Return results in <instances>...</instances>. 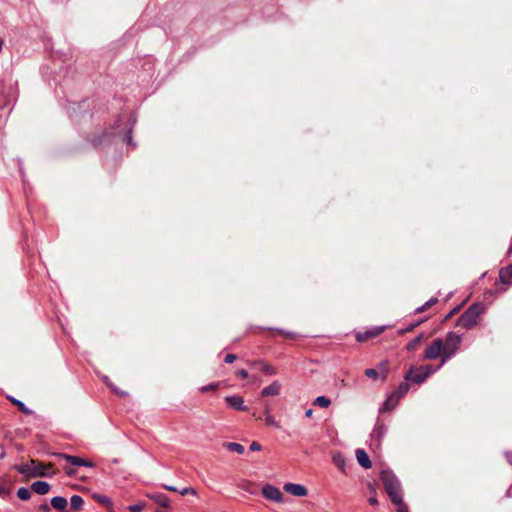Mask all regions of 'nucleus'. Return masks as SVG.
<instances>
[{"label": "nucleus", "mask_w": 512, "mask_h": 512, "mask_svg": "<svg viewBox=\"0 0 512 512\" xmlns=\"http://www.w3.org/2000/svg\"><path fill=\"white\" fill-rule=\"evenodd\" d=\"M485 306L483 303L472 304L457 320V326L464 329L473 328L484 313Z\"/></svg>", "instance_id": "f257e3e1"}, {"label": "nucleus", "mask_w": 512, "mask_h": 512, "mask_svg": "<svg viewBox=\"0 0 512 512\" xmlns=\"http://www.w3.org/2000/svg\"><path fill=\"white\" fill-rule=\"evenodd\" d=\"M381 480L393 504L403 501L401 485L394 475L384 471L381 473Z\"/></svg>", "instance_id": "f03ea898"}, {"label": "nucleus", "mask_w": 512, "mask_h": 512, "mask_svg": "<svg viewBox=\"0 0 512 512\" xmlns=\"http://www.w3.org/2000/svg\"><path fill=\"white\" fill-rule=\"evenodd\" d=\"M461 344V337L454 333L449 332L443 340V360L439 367L443 366L450 358H452L458 351Z\"/></svg>", "instance_id": "7ed1b4c3"}, {"label": "nucleus", "mask_w": 512, "mask_h": 512, "mask_svg": "<svg viewBox=\"0 0 512 512\" xmlns=\"http://www.w3.org/2000/svg\"><path fill=\"white\" fill-rule=\"evenodd\" d=\"M435 371L436 369H433L431 365L411 367L409 371L406 372L404 379L415 384H421Z\"/></svg>", "instance_id": "20e7f679"}, {"label": "nucleus", "mask_w": 512, "mask_h": 512, "mask_svg": "<svg viewBox=\"0 0 512 512\" xmlns=\"http://www.w3.org/2000/svg\"><path fill=\"white\" fill-rule=\"evenodd\" d=\"M438 357L441 358V361L443 360V340L440 338L433 340V342L426 347L423 354L424 360H434Z\"/></svg>", "instance_id": "39448f33"}, {"label": "nucleus", "mask_w": 512, "mask_h": 512, "mask_svg": "<svg viewBox=\"0 0 512 512\" xmlns=\"http://www.w3.org/2000/svg\"><path fill=\"white\" fill-rule=\"evenodd\" d=\"M262 494L268 500L274 501L276 503L283 502V494L277 487L273 485H265L262 489Z\"/></svg>", "instance_id": "423d86ee"}, {"label": "nucleus", "mask_w": 512, "mask_h": 512, "mask_svg": "<svg viewBox=\"0 0 512 512\" xmlns=\"http://www.w3.org/2000/svg\"><path fill=\"white\" fill-rule=\"evenodd\" d=\"M283 489L285 492L297 497H304L308 494L307 488L302 484L286 483Z\"/></svg>", "instance_id": "0eeeda50"}, {"label": "nucleus", "mask_w": 512, "mask_h": 512, "mask_svg": "<svg viewBox=\"0 0 512 512\" xmlns=\"http://www.w3.org/2000/svg\"><path fill=\"white\" fill-rule=\"evenodd\" d=\"M384 331V327H373L365 332H357L355 337L358 342H364L368 339H372L375 337H378L380 334H382Z\"/></svg>", "instance_id": "6e6552de"}, {"label": "nucleus", "mask_w": 512, "mask_h": 512, "mask_svg": "<svg viewBox=\"0 0 512 512\" xmlns=\"http://www.w3.org/2000/svg\"><path fill=\"white\" fill-rule=\"evenodd\" d=\"M225 402L229 407L236 411H246L247 406L244 404V399L241 396L233 395L227 396Z\"/></svg>", "instance_id": "1a4fd4ad"}, {"label": "nucleus", "mask_w": 512, "mask_h": 512, "mask_svg": "<svg viewBox=\"0 0 512 512\" xmlns=\"http://www.w3.org/2000/svg\"><path fill=\"white\" fill-rule=\"evenodd\" d=\"M355 456L359 465L364 469H370L372 467V462L364 449H357Z\"/></svg>", "instance_id": "9d476101"}, {"label": "nucleus", "mask_w": 512, "mask_h": 512, "mask_svg": "<svg viewBox=\"0 0 512 512\" xmlns=\"http://www.w3.org/2000/svg\"><path fill=\"white\" fill-rule=\"evenodd\" d=\"M251 365L254 367H257L260 371L267 375H276L277 369L270 365L269 363L265 362L264 360H257L251 362Z\"/></svg>", "instance_id": "9b49d317"}, {"label": "nucleus", "mask_w": 512, "mask_h": 512, "mask_svg": "<svg viewBox=\"0 0 512 512\" xmlns=\"http://www.w3.org/2000/svg\"><path fill=\"white\" fill-rule=\"evenodd\" d=\"M281 384L279 381H273L269 386L265 387L261 391L262 397H268V396H276L280 394L281 391Z\"/></svg>", "instance_id": "f8f14e48"}, {"label": "nucleus", "mask_w": 512, "mask_h": 512, "mask_svg": "<svg viewBox=\"0 0 512 512\" xmlns=\"http://www.w3.org/2000/svg\"><path fill=\"white\" fill-rule=\"evenodd\" d=\"M54 456L66 460L73 466H83V464H85V459L78 456H73L66 453H54Z\"/></svg>", "instance_id": "ddd939ff"}, {"label": "nucleus", "mask_w": 512, "mask_h": 512, "mask_svg": "<svg viewBox=\"0 0 512 512\" xmlns=\"http://www.w3.org/2000/svg\"><path fill=\"white\" fill-rule=\"evenodd\" d=\"M499 279L500 282L504 285L512 284V264L500 269Z\"/></svg>", "instance_id": "4468645a"}, {"label": "nucleus", "mask_w": 512, "mask_h": 512, "mask_svg": "<svg viewBox=\"0 0 512 512\" xmlns=\"http://www.w3.org/2000/svg\"><path fill=\"white\" fill-rule=\"evenodd\" d=\"M31 489L39 495H45L49 492L50 485L46 481H35L32 483Z\"/></svg>", "instance_id": "2eb2a0df"}, {"label": "nucleus", "mask_w": 512, "mask_h": 512, "mask_svg": "<svg viewBox=\"0 0 512 512\" xmlns=\"http://www.w3.org/2000/svg\"><path fill=\"white\" fill-rule=\"evenodd\" d=\"M399 400H400L399 396H396V394H394L392 392L385 400V402L381 408V411L386 412V411H390V410L394 409L396 407V405L398 404Z\"/></svg>", "instance_id": "dca6fc26"}, {"label": "nucleus", "mask_w": 512, "mask_h": 512, "mask_svg": "<svg viewBox=\"0 0 512 512\" xmlns=\"http://www.w3.org/2000/svg\"><path fill=\"white\" fill-rule=\"evenodd\" d=\"M332 461L334 465L343 473H347L346 471V460L344 456L340 452H335L332 455Z\"/></svg>", "instance_id": "f3484780"}, {"label": "nucleus", "mask_w": 512, "mask_h": 512, "mask_svg": "<svg viewBox=\"0 0 512 512\" xmlns=\"http://www.w3.org/2000/svg\"><path fill=\"white\" fill-rule=\"evenodd\" d=\"M51 506L57 510H64L67 506V500L62 496H55L51 499Z\"/></svg>", "instance_id": "a211bd4d"}, {"label": "nucleus", "mask_w": 512, "mask_h": 512, "mask_svg": "<svg viewBox=\"0 0 512 512\" xmlns=\"http://www.w3.org/2000/svg\"><path fill=\"white\" fill-rule=\"evenodd\" d=\"M365 375L368 378H372L374 380H376L378 378H381L382 380H385V378H386V371H385V369H382L381 372H378L376 369L369 368V369L365 370Z\"/></svg>", "instance_id": "6ab92c4d"}, {"label": "nucleus", "mask_w": 512, "mask_h": 512, "mask_svg": "<svg viewBox=\"0 0 512 512\" xmlns=\"http://www.w3.org/2000/svg\"><path fill=\"white\" fill-rule=\"evenodd\" d=\"M83 503H84V500H83V498L80 495H73L70 498L71 508L76 510V511H79V510L82 509Z\"/></svg>", "instance_id": "aec40b11"}, {"label": "nucleus", "mask_w": 512, "mask_h": 512, "mask_svg": "<svg viewBox=\"0 0 512 512\" xmlns=\"http://www.w3.org/2000/svg\"><path fill=\"white\" fill-rule=\"evenodd\" d=\"M409 384H408V381H404V382H401L398 387L395 389V391H393L394 394H396V396H399V398L401 399L408 391H409Z\"/></svg>", "instance_id": "412c9836"}, {"label": "nucleus", "mask_w": 512, "mask_h": 512, "mask_svg": "<svg viewBox=\"0 0 512 512\" xmlns=\"http://www.w3.org/2000/svg\"><path fill=\"white\" fill-rule=\"evenodd\" d=\"M45 475L43 471V466L41 464H36L34 460H31V473L30 476L37 477Z\"/></svg>", "instance_id": "4be33fe9"}, {"label": "nucleus", "mask_w": 512, "mask_h": 512, "mask_svg": "<svg viewBox=\"0 0 512 512\" xmlns=\"http://www.w3.org/2000/svg\"><path fill=\"white\" fill-rule=\"evenodd\" d=\"M152 499L162 507L168 508L170 506V500L164 494H156L152 496Z\"/></svg>", "instance_id": "5701e85b"}, {"label": "nucleus", "mask_w": 512, "mask_h": 512, "mask_svg": "<svg viewBox=\"0 0 512 512\" xmlns=\"http://www.w3.org/2000/svg\"><path fill=\"white\" fill-rule=\"evenodd\" d=\"M225 447L232 452H236L238 454H243L245 451V448L242 444L236 443V442H228L225 444Z\"/></svg>", "instance_id": "b1692460"}, {"label": "nucleus", "mask_w": 512, "mask_h": 512, "mask_svg": "<svg viewBox=\"0 0 512 512\" xmlns=\"http://www.w3.org/2000/svg\"><path fill=\"white\" fill-rule=\"evenodd\" d=\"M9 400L14 404L16 405L19 410L21 412H23L24 414L26 415H30L32 413V411L20 400L14 398V397H9Z\"/></svg>", "instance_id": "393cba45"}, {"label": "nucleus", "mask_w": 512, "mask_h": 512, "mask_svg": "<svg viewBox=\"0 0 512 512\" xmlns=\"http://www.w3.org/2000/svg\"><path fill=\"white\" fill-rule=\"evenodd\" d=\"M437 302H438V298L432 297L427 302H425L422 306L418 307L415 310V312L416 313H422V312L428 310L429 308H431L432 306H434Z\"/></svg>", "instance_id": "a878e982"}, {"label": "nucleus", "mask_w": 512, "mask_h": 512, "mask_svg": "<svg viewBox=\"0 0 512 512\" xmlns=\"http://www.w3.org/2000/svg\"><path fill=\"white\" fill-rule=\"evenodd\" d=\"M331 404L330 399H328L325 396H318L314 402L313 405L321 407V408H327Z\"/></svg>", "instance_id": "bb28decb"}, {"label": "nucleus", "mask_w": 512, "mask_h": 512, "mask_svg": "<svg viewBox=\"0 0 512 512\" xmlns=\"http://www.w3.org/2000/svg\"><path fill=\"white\" fill-rule=\"evenodd\" d=\"M423 339V335L420 334L416 336L414 339H412L406 346V349L410 352L415 351L417 349V346L421 343Z\"/></svg>", "instance_id": "cd10ccee"}, {"label": "nucleus", "mask_w": 512, "mask_h": 512, "mask_svg": "<svg viewBox=\"0 0 512 512\" xmlns=\"http://www.w3.org/2000/svg\"><path fill=\"white\" fill-rule=\"evenodd\" d=\"M17 496L21 500H24V501L29 500L31 497V491L26 487H21L17 491Z\"/></svg>", "instance_id": "c85d7f7f"}, {"label": "nucleus", "mask_w": 512, "mask_h": 512, "mask_svg": "<svg viewBox=\"0 0 512 512\" xmlns=\"http://www.w3.org/2000/svg\"><path fill=\"white\" fill-rule=\"evenodd\" d=\"M104 382L111 388L112 391L119 394L120 396H125L127 393L124 391L119 390L110 380L107 376L103 377Z\"/></svg>", "instance_id": "c756f323"}, {"label": "nucleus", "mask_w": 512, "mask_h": 512, "mask_svg": "<svg viewBox=\"0 0 512 512\" xmlns=\"http://www.w3.org/2000/svg\"><path fill=\"white\" fill-rule=\"evenodd\" d=\"M16 470L20 474H26V475L30 476V473H31V463L30 464H20V465L16 466Z\"/></svg>", "instance_id": "7c9ffc66"}, {"label": "nucleus", "mask_w": 512, "mask_h": 512, "mask_svg": "<svg viewBox=\"0 0 512 512\" xmlns=\"http://www.w3.org/2000/svg\"><path fill=\"white\" fill-rule=\"evenodd\" d=\"M265 423H266V425H268V426H273V427H275V428H277V429H279V428H280V424H279V422H277V421L275 420L274 416H272L271 414L266 415V417H265Z\"/></svg>", "instance_id": "2f4dec72"}, {"label": "nucleus", "mask_w": 512, "mask_h": 512, "mask_svg": "<svg viewBox=\"0 0 512 512\" xmlns=\"http://www.w3.org/2000/svg\"><path fill=\"white\" fill-rule=\"evenodd\" d=\"M218 387H219V383L218 382L211 383L209 385L202 386L200 388V392L205 393V392H208V391H213V390L217 389Z\"/></svg>", "instance_id": "473e14b6"}, {"label": "nucleus", "mask_w": 512, "mask_h": 512, "mask_svg": "<svg viewBox=\"0 0 512 512\" xmlns=\"http://www.w3.org/2000/svg\"><path fill=\"white\" fill-rule=\"evenodd\" d=\"M394 505L396 506V512H409L408 506L404 503V501L394 503Z\"/></svg>", "instance_id": "72a5a7b5"}, {"label": "nucleus", "mask_w": 512, "mask_h": 512, "mask_svg": "<svg viewBox=\"0 0 512 512\" xmlns=\"http://www.w3.org/2000/svg\"><path fill=\"white\" fill-rule=\"evenodd\" d=\"M179 493L181 495H187V494L196 495L197 494L196 490L192 487H185V488L179 490Z\"/></svg>", "instance_id": "f704fd0d"}, {"label": "nucleus", "mask_w": 512, "mask_h": 512, "mask_svg": "<svg viewBox=\"0 0 512 512\" xmlns=\"http://www.w3.org/2000/svg\"><path fill=\"white\" fill-rule=\"evenodd\" d=\"M143 510V505L140 503L133 504L129 506L130 512H141Z\"/></svg>", "instance_id": "c9c22d12"}, {"label": "nucleus", "mask_w": 512, "mask_h": 512, "mask_svg": "<svg viewBox=\"0 0 512 512\" xmlns=\"http://www.w3.org/2000/svg\"><path fill=\"white\" fill-rule=\"evenodd\" d=\"M280 334L284 335L285 337L287 338H294L296 336V334L294 332H288V331H284L282 329H276Z\"/></svg>", "instance_id": "e433bc0d"}, {"label": "nucleus", "mask_w": 512, "mask_h": 512, "mask_svg": "<svg viewBox=\"0 0 512 512\" xmlns=\"http://www.w3.org/2000/svg\"><path fill=\"white\" fill-rule=\"evenodd\" d=\"M236 375L241 379H246L249 376L248 372L245 369L238 370Z\"/></svg>", "instance_id": "4c0bfd02"}, {"label": "nucleus", "mask_w": 512, "mask_h": 512, "mask_svg": "<svg viewBox=\"0 0 512 512\" xmlns=\"http://www.w3.org/2000/svg\"><path fill=\"white\" fill-rule=\"evenodd\" d=\"M261 448H262V447H261V445H260L258 442H256V441H253V442L250 444V447H249V449H250L251 451H260V450H261Z\"/></svg>", "instance_id": "58836bf2"}, {"label": "nucleus", "mask_w": 512, "mask_h": 512, "mask_svg": "<svg viewBox=\"0 0 512 512\" xmlns=\"http://www.w3.org/2000/svg\"><path fill=\"white\" fill-rule=\"evenodd\" d=\"M235 359H236V355H234V354H227L225 359H224V361L227 364H231V363H233L235 361Z\"/></svg>", "instance_id": "ea45409f"}, {"label": "nucleus", "mask_w": 512, "mask_h": 512, "mask_svg": "<svg viewBox=\"0 0 512 512\" xmlns=\"http://www.w3.org/2000/svg\"><path fill=\"white\" fill-rule=\"evenodd\" d=\"M166 490L168 491H172V492H179V490L175 487V486H172V485H164L163 486Z\"/></svg>", "instance_id": "a19ab883"}, {"label": "nucleus", "mask_w": 512, "mask_h": 512, "mask_svg": "<svg viewBox=\"0 0 512 512\" xmlns=\"http://www.w3.org/2000/svg\"><path fill=\"white\" fill-rule=\"evenodd\" d=\"M39 509L42 510L43 512H49L50 511V506L48 504H41L39 506Z\"/></svg>", "instance_id": "79ce46f5"}, {"label": "nucleus", "mask_w": 512, "mask_h": 512, "mask_svg": "<svg viewBox=\"0 0 512 512\" xmlns=\"http://www.w3.org/2000/svg\"><path fill=\"white\" fill-rule=\"evenodd\" d=\"M97 500L101 503H107L109 502V499L106 496H98Z\"/></svg>", "instance_id": "37998d69"}, {"label": "nucleus", "mask_w": 512, "mask_h": 512, "mask_svg": "<svg viewBox=\"0 0 512 512\" xmlns=\"http://www.w3.org/2000/svg\"><path fill=\"white\" fill-rule=\"evenodd\" d=\"M84 467L92 468L94 467V463L91 461L85 460V464H83Z\"/></svg>", "instance_id": "c03bdc74"}, {"label": "nucleus", "mask_w": 512, "mask_h": 512, "mask_svg": "<svg viewBox=\"0 0 512 512\" xmlns=\"http://www.w3.org/2000/svg\"><path fill=\"white\" fill-rule=\"evenodd\" d=\"M6 494H7V490L4 487L0 486V495L4 496Z\"/></svg>", "instance_id": "a18cd8bd"}, {"label": "nucleus", "mask_w": 512, "mask_h": 512, "mask_svg": "<svg viewBox=\"0 0 512 512\" xmlns=\"http://www.w3.org/2000/svg\"><path fill=\"white\" fill-rule=\"evenodd\" d=\"M369 503H370L371 505H376V504L378 503V501H377V499H376V498L372 497V498H370V499H369Z\"/></svg>", "instance_id": "49530a36"}, {"label": "nucleus", "mask_w": 512, "mask_h": 512, "mask_svg": "<svg viewBox=\"0 0 512 512\" xmlns=\"http://www.w3.org/2000/svg\"><path fill=\"white\" fill-rule=\"evenodd\" d=\"M417 324H414V325H410L408 328H406L405 330H403L402 332H409V331H412L413 328L416 326Z\"/></svg>", "instance_id": "de8ad7c7"}, {"label": "nucleus", "mask_w": 512, "mask_h": 512, "mask_svg": "<svg viewBox=\"0 0 512 512\" xmlns=\"http://www.w3.org/2000/svg\"><path fill=\"white\" fill-rule=\"evenodd\" d=\"M312 413H313V410L312 409H308L305 413L306 417H311L312 416Z\"/></svg>", "instance_id": "09e8293b"}, {"label": "nucleus", "mask_w": 512, "mask_h": 512, "mask_svg": "<svg viewBox=\"0 0 512 512\" xmlns=\"http://www.w3.org/2000/svg\"><path fill=\"white\" fill-rule=\"evenodd\" d=\"M2 47H3V40L0 38V52L2 51Z\"/></svg>", "instance_id": "8fccbe9b"}, {"label": "nucleus", "mask_w": 512, "mask_h": 512, "mask_svg": "<svg viewBox=\"0 0 512 512\" xmlns=\"http://www.w3.org/2000/svg\"><path fill=\"white\" fill-rule=\"evenodd\" d=\"M265 414L266 415L270 414V409L268 407L265 409Z\"/></svg>", "instance_id": "3c124183"}, {"label": "nucleus", "mask_w": 512, "mask_h": 512, "mask_svg": "<svg viewBox=\"0 0 512 512\" xmlns=\"http://www.w3.org/2000/svg\"><path fill=\"white\" fill-rule=\"evenodd\" d=\"M66 474H67V475H72V472H70V471H66Z\"/></svg>", "instance_id": "603ef678"}]
</instances>
